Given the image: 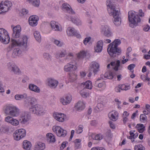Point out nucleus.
Here are the masks:
<instances>
[{"mask_svg":"<svg viewBox=\"0 0 150 150\" xmlns=\"http://www.w3.org/2000/svg\"><path fill=\"white\" fill-rule=\"evenodd\" d=\"M106 5L109 15L114 18L113 22L115 25L119 26L121 24V18L119 16L120 13L118 6L114 3L112 0H107Z\"/></svg>","mask_w":150,"mask_h":150,"instance_id":"nucleus-1","label":"nucleus"},{"mask_svg":"<svg viewBox=\"0 0 150 150\" xmlns=\"http://www.w3.org/2000/svg\"><path fill=\"white\" fill-rule=\"evenodd\" d=\"M121 42L120 40L117 39L108 45L107 51L111 56L113 57L114 54L119 55L121 54V49L118 47V46L121 44Z\"/></svg>","mask_w":150,"mask_h":150,"instance_id":"nucleus-2","label":"nucleus"},{"mask_svg":"<svg viewBox=\"0 0 150 150\" xmlns=\"http://www.w3.org/2000/svg\"><path fill=\"white\" fill-rule=\"evenodd\" d=\"M28 39L27 37L25 35H23L18 40L14 39H11V45L7 48L8 53L11 51V48L14 46H19L26 48L27 46Z\"/></svg>","mask_w":150,"mask_h":150,"instance_id":"nucleus-3","label":"nucleus"},{"mask_svg":"<svg viewBox=\"0 0 150 150\" xmlns=\"http://www.w3.org/2000/svg\"><path fill=\"white\" fill-rule=\"evenodd\" d=\"M128 18L129 25L132 28L137 26L138 23L141 21L140 18L134 11H130L128 12Z\"/></svg>","mask_w":150,"mask_h":150,"instance_id":"nucleus-4","label":"nucleus"},{"mask_svg":"<svg viewBox=\"0 0 150 150\" xmlns=\"http://www.w3.org/2000/svg\"><path fill=\"white\" fill-rule=\"evenodd\" d=\"M30 112L37 115H40L45 113V110L43 107L39 105H35L29 108Z\"/></svg>","mask_w":150,"mask_h":150,"instance_id":"nucleus-5","label":"nucleus"},{"mask_svg":"<svg viewBox=\"0 0 150 150\" xmlns=\"http://www.w3.org/2000/svg\"><path fill=\"white\" fill-rule=\"evenodd\" d=\"M0 39L4 44H8L10 41V38L8 32L3 28L0 29Z\"/></svg>","mask_w":150,"mask_h":150,"instance_id":"nucleus-6","label":"nucleus"},{"mask_svg":"<svg viewBox=\"0 0 150 150\" xmlns=\"http://www.w3.org/2000/svg\"><path fill=\"white\" fill-rule=\"evenodd\" d=\"M6 66L7 69L11 72L15 74H19L21 73L19 69L15 63L12 62H8Z\"/></svg>","mask_w":150,"mask_h":150,"instance_id":"nucleus-7","label":"nucleus"},{"mask_svg":"<svg viewBox=\"0 0 150 150\" xmlns=\"http://www.w3.org/2000/svg\"><path fill=\"white\" fill-rule=\"evenodd\" d=\"M12 6V4L10 1L1 2L0 4V14L7 12Z\"/></svg>","mask_w":150,"mask_h":150,"instance_id":"nucleus-8","label":"nucleus"},{"mask_svg":"<svg viewBox=\"0 0 150 150\" xmlns=\"http://www.w3.org/2000/svg\"><path fill=\"white\" fill-rule=\"evenodd\" d=\"M25 130L23 129H21L16 130L13 135L15 140H19L25 137Z\"/></svg>","mask_w":150,"mask_h":150,"instance_id":"nucleus-9","label":"nucleus"},{"mask_svg":"<svg viewBox=\"0 0 150 150\" xmlns=\"http://www.w3.org/2000/svg\"><path fill=\"white\" fill-rule=\"evenodd\" d=\"M31 118V116L28 112H24L21 115L19 118V122L24 124L28 121Z\"/></svg>","mask_w":150,"mask_h":150,"instance_id":"nucleus-10","label":"nucleus"},{"mask_svg":"<svg viewBox=\"0 0 150 150\" xmlns=\"http://www.w3.org/2000/svg\"><path fill=\"white\" fill-rule=\"evenodd\" d=\"M101 32L107 37H110L112 36L110 28L107 25H104L102 26Z\"/></svg>","mask_w":150,"mask_h":150,"instance_id":"nucleus-11","label":"nucleus"},{"mask_svg":"<svg viewBox=\"0 0 150 150\" xmlns=\"http://www.w3.org/2000/svg\"><path fill=\"white\" fill-rule=\"evenodd\" d=\"M11 27L13 31V33L12 35L13 37L15 38H19L21 34V28L20 25H17L14 27L13 25H11Z\"/></svg>","mask_w":150,"mask_h":150,"instance_id":"nucleus-12","label":"nucleus"},{"mask_svg":"<svg viewBox=\"0 0 150 150\" xmlns=\"http://www.w3.org/2000/svg\"><path fill=\"white\" fill-rule=\"evenodd\" d=\"M62 127L59 126H54L53 127L52 130L56 134V135L59 137H65L67 134V131L63 132L64 134H61V130Z\"/></svg>","mask_w":150,"mask_h":150,"instance_id":"nucleus-13","label":"nucleus"},{"mask_svg":"<svg viewBox=\"0 0 150 150\" xmlns=\"http://www.w3.org/2000/svg\"><path fill=\"white\" fill-rule=\"evenodd\" d=\"M26 99L27 101L25 102L24 106L27 108L30 106H33V105L35 104L36 102V99L34 97L27 96Z\"/></svg>","mask_w":150,"mask_h":150,"instance_id":"nucleus-14","label":"nucleus"},{"mask_svg":"<svg viewBox=\"0 0 150 150\" xmlns=\"http://www.w3.org/2000/svg\"><path fill=\"white\" fill-rule=\"evenodd\" d=\"M48 85L51 88L55 89L57 86L58 81L54 78H50L47 79Z\"/></svg>","mask_w":150,"mask_h":150,"instance_id":"nucleus-15","label":"nucleus"},{"mask_svg":"<svg viewBox=\"0 0 150 150\" xmlns=\"http://www.w3.org/2000/svg\"><path fill=\"white\" fill-rule=\"evenodd\" d=\"M5 120L6 122L11 124L13 126L18 125L19 124V121L10 116H8L6 117Z\"/></svg>","mask_w":150,"mask_h":150,"instance_id":"nucleus-16","label":"nucleus"},{"mask_svg":"<svg viewBox=\"0 0 150 150\" xmlns=\"http://www.w3.org/2000/svg\"><path fill=\"white\" fill-rule=\"evenodd\" d=\"M62 7L64 11L72 14H75V12L72 10L71 6L68 4L64 3L62 4Z\"/></svg>","mask_w":150,"mask_h":150,"instance_id":"nucleus-17","label":"nucleus"},{"mask_svg":"<svg viewBox=\"0 0 150 150\" xmlns=\"http://www.w3.org/2000/svg\"><path fill=\"white\" fill-rule=\"evenodd\" d=\"M54 118L60 122H63L64 120V115L62 113L56 112L53 115Z\"/></svg>","mask_w":150,"mask_h":150,"instance_id":"nucleus-18","label":"nucleus"},{"mask_svg":"<svg viewBox=\"0 0 150 150\" xmlns=\"http://www.w3.org/2000/svg\"><path fill=\"white\" fill-rule=\"evenodd\" d=\"M72 98L70 96H67L60 99V101L64 105H66L70 103L71 100Z\"/></svg>","mask_w":150,"mask_h":150,"instance_id":"nucleus-19","label":"nucleus"},{"mask_svg":"<svg viewBox=\"0 0 150 150\" xmlns=\"http://www.w3.org/2000/svg\"><path fill=\"white\" fill-rule=\"evenodd\" d=\"M118 114L115 111H112L110 112L108 116L110 120L113 121H116L118 119Z\"/></svg>","mask_w":150,"mask_h":150,"instance_id":"nucleus-20","label":"nucleus"},{"mask_svg":"<svg viewBox=\"0 0 150 150\" xmlns=\"http://www.w3.org/2000/svg\"><path fill=\"white\" fill-rule=\"evenodd\" d=\"M110 65L113 67L112 69L115 71H117L118 70V67L120 65V61L119 60H118L116 62H111L110 64H109L107 65L108 68H110Z\"/></svg>","mask_w":150,"mask_h":150,"instance_id":"nucleus-21","label":"nucleus"},{"mask_svg":"<svg viewBox=\"0 0 150 150\" xmlns=\"http://www.w3.org/2000/svg\"><path fill=\"white\" fill-rule=\"evenodd\" d=\"M50 25L53 30L55 31H61L62 29L59 27V24L58 23L52 21L50 23Z\"/></svg>","mask_w":150,"mask_h":150,"instance_id":"nucleus-22","label":"nucleus"},{"mask_svg":"<svg viewBox=\"0 0 150 150\" xmlns=\"http://www.w3.org/2000/svg\"><path fill=\"white\" fill-rule=\"evenodd\" d=\"M21 51L19 48H15L12 51L11 57L13 58H16L21 54Z\"/></svg>","mask_w":150,"mask_h":150,"instance_id":"nucleus-23","label":"nucleus"},{"mask_svg":"<svg viewBox=\"0 0 150 150\" xmlns=\"http://www.w3.org/2000/svg\"><path fill=\"white\" fill-rule=\"evenodd\" d=\"M103 42L102 41L100 40L98 41L96 46L95 47V51L97 52H100L102 50Z\"/></svg>","mask_w":150,"mask_h":150,"instance_id":"nucleus-24","label":"nucleus"},{"mask_svg":"<svg viewBox=\"0 0 150 150\" xmlns=\"http://www.w3.org/2000/svg\"><path fill=\"white\" fill-rule=\"evenodd\" d=\"M45 148V144L44 143L38 142L35 144L34 150H44Z\"/></svg>","mask_w":150,"mask_h":150,"instance_id":"nucleus-25","label":"nucleus"},{"mask_svg":"<svg viewBox=\"0 0 150 150\" xmlns=\"http://www.w3.org/2000/svg\"><path fill=\"white\" fill-rule=\"evenodd\" d=\"M75 108L76 110H81L84 109L85 105L83 102L79 101L76 105Z\"/></svg>","mask_w":150,"mask_h":150,"instance_id":"nucleus-26","label":"nucleus"},{"mask_svg":"<svg viewBox=\"0 0 150 150\" xmlns=\"http://www.w3.org/2000/svg\"><path fill=\"white\" fill-rule=\"evenodd\" d=\"M99 66V65L98 63L96 62H94L92 64L91 66L90 69V71H93V72L95 74H96L98 71Z\"/></svg>","mask_w":150,"mask_h":150,"instance_id":"nucleus-27","label":"nucleus"},{"mask_svg":"<svg viewBox=\"0 0 150 150\" xmlns=\"http://www.w3.org/2000/svg\"><path fill=\"white\" fill-rule=\"evenodd\" d=\"M28 88L30 90L36 93H40V90L39 87L33 84H29L28 86Z\"/></svg>","mask_w":150,"mask_h":150,"instance_id":"nucleus-28","label":"nucleus"},{"mask_svg":"<svg viewBox=\"0 0 150 150\" xmlns=\"http://www.w3.org/2000/svg\"><path fill=\"white\" fill-rule=\"evenodd\" d=\"M116 75V73L113 70L106 73L104 75L105 78H107L109 79H112Z\"/></svg>","mask_w":150,"mask_h":150,"instance_id":"nucleus-29","label":"nucleus"},{"mask_svg":"<svg viewBox=\"0 0 150 150\" xmlns=\"http://www.w3.org/2000/svg\"><path fill=\"white\" fill-rule=\"evenodd\" d=\"M27 98V94L24 93L23 94H16L14 96L15 99L17 100H21L23 99H25Z\"/></svg>","mask_w":150,"mask_h":150,"instance_id":"nucleus-30","label":"nucleus"},{"mask_svg":"<svg viewBox=\"0 0 150 150\" xmlns=\"http://www.w3.org/2000/svg\"><path fill=\"white\" fill-rule=\"evenodd\" d=\"M19 110L16 107L13 106L9 115L13 117H16L18 115Z\"/></svg>","mask_w":150,"mask_h":150,"instance_id":"nucleus-31","label":"nucleus"},{"mask_svg":"<svg viewBox=\"0 0 150 150\" xmlns=\"http://www.w3.org/2000/svg\"><path fill=\"white\" fill-rule=\"evenodd\" d=\"M69 19L72 22L76 24L77 25H81V21L78 18L74 17L72 18L70 16L68 17Z\"/></svg>","mask_w":150,"mask_h":150,"instance_id":"nucleus-32","label":"nucleus"},{"mask_svg":"<svg viewBox=\"0 0 150 150\" xmlns=\"http://www.w3.org/2000/svg\"><path fill=\"white\" fill-rule=\"evenodd\" d=\"M13 107L9 105L5 106L4 108V113L6 115H9Z\"/></svg>","mask_w":150,"mask_h":150,"instance_id":"nucleus-33","label":"nucleus"},{"mask_svg":"<svg viewBox=\"0 0 150 150\" xmlns=\"http://www.w3.org/2000/svg\"><path fill=\"white\" fill-rule=\"evenodd\" d=\"M31 146V143L27 140H25L23 142V148L26 150L30 149Z\"/></svg>","mask_w":150,"mask_h":150,"instance_id":"nucleus-34","label":"nucleus"},{"mask_svg":"<svg viewBox=\"0 0 150 150\" xmlns=\"http://www.w3.org/2000/svg\"><path fill=\"white\" fill-rule=\"evenodd\" d=\"M46 136L47 137V140L50 142H54L55 139L54 136L53 134L51 133H47Z\"/></svg>","mask_w":150,"mask_h":150,"instance_id":"nucleus-35","label":"nucleus"},{"mask_svg":"<svg viewBox=\"0 0 150 150\" xmlns=\"http://www.w3.org/2000/svg\"><path fill=\"white\" fill-rule=\"evenodd\" d=\"M34 36L36 40L39 42L41 41V36L40 32L38 31H35L33 33Z\"/></svg>","mask_w":150,"mask_h":150,"instance_id":"nucleus-36","label":"nucleus"},{"mask_svg":"<svg viewBox=\"0 0 150 150\" xmlns=\"http://www.w3.org/2000/svg\"><path fill=\"white\" fill-rule=\"evenodd\" d=\"M64 71L67 72L70 71L72 70H74V67L72 65L67 64L64 67Z\"/></svg>","mask_w":150,"mask_h":150,"instance_id":"nucleus-37","label":"nucleus"},{"mask_svg":"<svg viewBox=\"0 0 150 150\" xmlns=\"http://www.w3.org/2000/svg\"><path fill=\"white\" fill-rule=\"evenodd\" d=\"M67 32L68 35L73 36L76 31L73 28L69 27L67 29Z\"/></svg>","mask_w":150,"mask_h":150,"instance_id":"nucleus-38","label":"nucleus"},{"mask_svg":"<svg viewBox=\"0 0 150 150\" xmlns=\"http://www.w3.org/2000/svg\"><path fill=\"white\" fill-rule=\"evenodd\" d=\"M30 4L33 6L36 7H38L39 6L40 1L39 0H27Z\"/></svg>","mask_w":150,"mask_h":150,"instance_id":"nucleus-39","label":"nucleus"},{"mask_svg":"<svg viewBox=\"0 0 150 150\" xmlns=\"http://www.w3.org/2000/svg\"><path fill=\"white\" fill-rule=\"evenodd\" d=\"M83 86L84 88L83 89L86 88L89 89H92V82L90 81H86L84 83Z\"/></svg>","mask_w":150,"mask_h":150,"instance_id":"nucleus-40","label":"nucleus"},{"mask_svg":"<svg viewBox=\"0 0 150 150\" xmlns=\"http://www.w3.org/2000/svg\"><path fill=\"white\" fill-rule=\"evenodd\" d=\"M77 79V75L75 73L69 74V80L70 82H73Z\"/></svg>","mask_w":150,"mask_h":150,"instance_id":"nucleus-41","label":"nucleus"},{"mask_svg":"<svg viewBox=\"0 0 150 150\" xmlns=\"http://www.w3.org/2000/svg\"><path fill=\"white\" fill-rule=\"evenodd\" d=\"M66 54V51L64 50L63 51L57 53L56 55V57L57 58L62 57H64Z\"/></svg>","mask_w":150,"mask_h":150,"instance_id":"nucleus-42","label":"nucleus"},{"mask_svg":"<svg viewBox=\"0 0 150 150\" xmlns=\"http://www.w3.org/2000/svg\"><path fill=\"white\" fill-rule=\"evenodd\" d=\"M103 138L102 135L100 134H98L95 136H94L92 137L93 139L94 140H100L102 139Z\"/></svg>","mask_w":150,"mask_h":150,"instance_id":"nucleus-43","label":"nucleus"},{"mask_svg":"<svg viewBox=\"0 0 150 150\" xmlns=\"http://www.w3.org/2000/svg\"><path fill=\"white\" fill-rule=\"evenodd\" d=\"M140 78L144 81H148V85H149L150 84V79L148 76H146L145 75H141Z\"/></svg>","mask_w":150,"mask_h":150,"instance_id":"nucleus-44","label":"nucleus"},{"mask_svg":"<svg viewBox=\"0 0 150 150\" xmlns=\"http://www.w3.org/2000/svg\"><path fill=\"white\" fill-rule=\"evenodd\" d=\"M83 127L82 125H79L76 128V132L78 134L81 133L83 132Z\"/></svg>","mask_w":150,"mask_h":150,"instance_id":"nucleus-45","label":"nucleus"},{"mask_svg":"<svg viewBox=\"0 0 150 150\" xmlns=\"http://www.w3.org/2000/svg\"><path fill=\"white\" fill-rule=\"evenodd\" d=\"M145 147L142 144H138L134 146V150H145Z\"/></svg>","mask_w":150,"mask_h":150,"instance_id":"nucleus-46","label":"nucleus"},{"mask_svg":"<svg viewBox=\"0 0 150 150\" xmlns=\"http://www.w3.org/2000/svg\"><path fill=\"white\" fill-rule=\"evenodd\" d=\"M85 89H83V91L80 92V94L81 96L84 98H86L89 96V93L84 91Z\"/></svg>","mask_w":150,"mask_h":150,"instance_id":"nucleus-47","label":"nucleus"},{"mask_svg":"<svg viewBox=\"0 0 150 150\" xmlns=\"http://www.w3.org/2000/svg\"><path fill=\"white\" fill-rule=\"evenodd\" d=\"M43 55L44 58L45 59L47 60H51V56L49 53L45 52L43 54Z\"/></svg>","mask_w":150,"mask_h":150,"instance_id":"nucleus-48","label":"nucleus"},{"mask_svg":"<svg viewBox=\"0 0 150 150\" xmlns=\"http://www.w3.org/2000/svg\"><path fill=\"white\" fill-rule=\"evenodd\" d=\"M54 42L56 45L59 47H61L64 45L63 42L57 40H55Z\"/></svg>","mask_w":150,"mask_h":150,"instance_id":"nucleus-49","label":"nucleus"},{"mask_svg":"<svg viewBox=\"0 0 150 150\" xmlns=\"http://www.w3.org/2000/svg\"><path fill=\"white\" fill-rule=\"evenodd\" d=\"M130 89V84H122V91H126Z\"/></svg>","mask_w":150,"mask_h":150,"instance_id":"nucleus-50","label":"nucleus"},{"mask_svg":"<svg viewBox=\"0 0 150 150\" xmlns=\"http://www.w3.org/2000/svg\"><path fill=\"white\" fill-rule=\"evenodd\" d=\"M86 54L84 51H82L78 54L77 56L78 58H83L86 56Z\"/></svg>","mask_w":150,"mask_h":150,"instance_id":"nucleus-51","label":"nucleus"},{"mask_svg":"<svg viewBox=\"0 0 150 150\" xmlns=\"http://www.w3.org/2000/svg\"><path fill=\"white\" fill-rule=\"evenodd\" d=\"M68 64L72 65V66L74 67V70H75L77 69V64L75 61L72 60L69 63H68Z\"/></svg>","mask_w":150,"mask_h":150,"instance_id":"nucleus-52","label":"nucleus"},{"mask_svg":"<svg viewBox=\"0 0 150 150\" xmlns=\"http://www.w3.org/2000/svg\"><path fill=\"white\" fill-rule=\"evenodd\" d=\"M122 90V85H119L115 88V91L117 92H120Z\"/></svg>","mask_w":150,"mask_h":150,"instance_id":"nucleus-53","label":"nucleus"},{"mask_svg":"<svg viewBox=\"0 0 150 150\" xmlns=\"http://www.w3.org/2000/svg\"><path fill=\"white\" fill-rule=\"evenodd\" d=\"M135 65L134 64H132L129 65L128 67V69L131 71L133 73L134 71H132L135 67Z\"/></svg>","mask_w":150,"mask_h":150,"instance_id":"nucleus-54","label":"nucleus"},{"mask_svg":"<svg viewBox=\"0 0 150 150\" xmlns=\"http://www.w3.org/2000/svg\"><path fill=\"white\" fill-rule=\"evenodd\" d=\"M146 116L144 114H142L140 116V121H146Z\"/></svg>","mask_w":150,"mask_h":150,"instance_id":"nucleus-55","label":"nucleus"},{"mask_svg":"<svg viewBox=\"0 0 150 150\" xmlns=\"http://www.w3.org/2000/svg\"><path fill=\"white\" fill-rule=\"evenodd\" d=\"M28 21H38L37 18L34 16H30L29 18Z\"/></svg>","mask_w":150,"mask_h":150,"instance_id":"nucleus-56","label":"nucleus"},{"mask_svg":"<svg viewBox=\"0 0 150 150\" xmlns=\"http://www.w3.org/2000/svg\"><path fill=\"white\" fill-rule=\"evenodd\" d=\"M103 107V105L102 104L99 103L97 104V108L99 111L101 110Z\"/></svg>","mask_w":150,"mask_h":150,"instance_id":"nucleus-57","label":"nucleus"},{"mask_svg":"<svg viewBox=\"0 0 150 150\" xmlns=\"http://www.w3.org/2000/svg\"><path fill=\"white\" fill-rule=\"evenodd\" d=\"M91 39V38L89 37L88 38H85L83 41V43L85 45H86L87 44L89 41Z\"/></svg>","mask_w":150,"mask_h":150,"instance_id":"nucleus-58","label":"nucleus"},{"mask_svg":"<svg viewBox=\"0 0 150 150\" xmlns=\"http://www.w3.org/2000/svg\"><path fill=\"white\" fill-rule=\"evenodd\" d=\"M91 39V38L89 37L88 38H85L83 41V43L85 45H86L87 44L89 41Z\"/></svg>","mask_w":150,"mask_h":150,"instance_id":"nucleus-59","label":"nucleus"},{"mask_svg":"<svg viewBox=\"0 0 150 150\" xmlns=\"http://www.w3.org/2000/svg\"><path fill=\"white\" fill-rule=\"evenodd\" d=\"M150 29V27L148 25H145L144 26L143 30L145 32H147Z\"/></svg>","mask_w":150,"mask_h":150,"instance_id":"nucleus-60","label":"nucleus"},{"mask_svg":"<svg viewBox=\"0 0 150 150\" xmlns=\"http://www.w3.org/2000/svg\"><path fill=\"white\" fill-rule=\"evenodd\" d=\"M132 49L131 47H129L127 50L126 56V57H129V53L132 51Z\"/></svg>","mask_w":150,"mask_h":150,"instance_id":"nucleus-61","label":"nucleus"},{"mask_svg":"<svg viewBox=\"0 0 150 150\" xmlns=\"http://www.w3.org/2000/svg\"><path fill=\"white\" fill-rule=\"evenodd\" d=\"M115 102L117 103V105L118 108L119 109H121V107L120 106V105L121 104V102L117 98L115 99Z\"/></svg>","mask_w":150,"mask_h":150,"instance_id":"nucleus-62","label":"nucleus"},{"mask_svg":"<svg viewBox=\"0 0 150 150\" xmlns=\"http://www.w3.org/2000/svg\"><path fill=\"white\" fill-rule=\"evenodd\" d=\"M29 23V24L32 26H35L36 25H37V21H28Z\"/></svg>","mask_w":150,"mask_h":150,"instance_id":"nucleus-63","label":"nucleus"},{"mask_svg":"<svg viewBox=\"0 0 150 150\" xmlns=\"http://www.w3.org/2000/svg\"><path fill=\"white\" fill-rule=\"evenodd\" d=\"M110 127L112 129H115V126L113 122L111 121H109Z\"/></svg>","mask_w":150,"mask_h":150,"instance_id":"nucleus-64","label":"nucleus"}]
</instances>
